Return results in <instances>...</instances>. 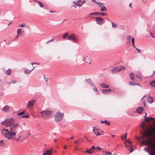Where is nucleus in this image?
Instances as JSON below:
<instances>
[{
    "label": "nucleus",
    "mask_w": 155,
    "mask_h": 155,
    "mask_svg": "<svg viewBox=\"0 0 155 155\" xmlns=\"http://www.w3.org/2000/svg\"><path fill=\"white\" fill-rule=\"evenodd\" d=\"M64 115L63 113H61L59 111L56 113L54 116L55 120L57 122L60 121L63 118Z\"/></svg>",
    "instance_id": "obj_1"
},
{
    "label": "nucleus",
    "mask_w": 155,
    "mask_h": 155,
    "mask_svg": "<svg viewBox=\"0 0 155 155\" xmlns=\"http://www.w3.org/2000/svg\"><path fill=\"white\" fill-rule=\"evenodd\" d=\"M96 23L99 25H102L105 22V20L102 18L98 17L95 18Z\"/></svg>",
    "instance_id": "obj_2"
},
{
    "label": "nucleus",
    "mask_w": 155,
    "mask_h": 155,
    "mask_svg": "<svg viewBox=\"0 0 155 155\" xmlns=\"http://www.w3.org/2000/svg\"><path fill=\"white\" fill-rule=\"evenodd\" d=\"M9 131L8 129H3L2 130L1 133L2 135L5 136L6 137L8 136V135Z\"/></svg>",
    "instance_id": "obj_3"
},
{
    "label": "nucleus",
    "mask_w": 155,
    "mask_h": 155,
    "mask_svg": "<svg viewBox=\"0 0 155 155\" xmlns=\"http://www.w3.org/2000/svg\"><path fill=\"white\" fill-rule=\"evenodd\" d=\"M81 0H78V2H73V3H74L75 5L77 6H81L83 4L86 2L85 0H84L82 2L81 1Z\"/></svg>",
    "instance_id": "obj_4"
},
{
    "label": "nucleus",
    "mask_w": 155,
    "mask_h": 155,
    "mask_svg": "<svg viewBox=\"0 0 155 155\" xmlns=\"http://www.w3.org/2000/svg\"><path fill=\"white\" fill-rule=\"evenodd\" d=\"M41 114L42 117H47L48 116V110H45L41 111Z\"/></svg>",
    "instance_id": "obj_5"
},
{
    "label": "nucleus",
    "mask_w": 155,
    "mask_h": 155,
    "mask_svg": "<svg viewBox=\"0 0 155 155\" xmlns=\"http://www.w3.org/2000/svg\"><path fill=\"white\" fill-rule=\"evenodd\" d=\"M16 133L15 131L10 132L8 136H6V137L8 139H10L13 136L16 135Z\"/></svg>",
    "instance_id": "obj_6"
},
{
    "label": "nucleus",
    "mask_w": 155,
    "mask_h": 155,
    "mask_svg": "<svg viewBox=\"0 0 155 155\" xmlns=\"http://www.w3.org/2000/svg\"><path fill=\"white\" fill-rule=\"evenodd\" d=\"M35 101L36 100H32L28 101V102L27 106L28 107H32Z\"/></svg>",
    "instance_id": "obj_7"
},
{
    "label": "nucleus",
    "mask_w": 155,
    "mask_h": 155,
    "mask_svg": "<svg viewBox=\"0 0 155 155\" xmlns=\"http://www.w3.org/2000/svg\"><path fill=\"white\" fill-rule=\"evenodd\" d=\"M100 15L101 16H105L107 14L106 13H104V12H95L94 13H91L90 14V15Z\"/></svg>",
    "instance_id": "obj_8"
},
{
    "label": "nucleus",
    "mask_w": 155,
    "mask_h": 155,
    "mask_svg": "<svg viewBox=\"0 0 155 155\" xmlns=\"http://www.w3.org/2000/svg\"><path fill=\"white\" fill-rule=\"evenodd\" d=\"M6 120L8 122L9 124L12 126L14 123V119L13 118H10L6 119Z\"/></svg>",
    "instance_id": "obj_9"
},
{
    "label": "nucleus",
    "mask_w": 155,
    "mask_h": 155,
    "mask_svg": "<svg viewBox=\"0 0 155 155\" xmlns=\"http://www.w3.org/2000/svg\"><path fill=\"white\" fill-rule=\"evenodd\" d=\"M142 144L143 145H146L147 146H150L152 144V142L151 140H147L146 142L143 141L142 142Z\"/></svg>",
    "instance_id": "obj_10"
},
{
    "label": "nucleus",
    "mask_w": 155,
    "mask_h": 155,
    "mask_svg": "<svg viewBox=\"0 0 155 155\" xmlns=\"http://www.w3.org/2000/svg\"><path fill=\"white\" fill-rule=\"evenodd\" d=\"M120 71L118 67L117 68H115L111 70V71L113 74H116Z\"/></svg>",
    "instance_id": "obj_11"
},
{
    "label": "nucleus",
    "mask_w": 155,
    "mask_h": 155,
    "mask_svg": "<svg viewBox=\"0 0 155 155\" xmlns=\"http://www.w3.org/2000/svg\"><path fill=\"white\" fill-rule=\"evenodd\" d=\"M10 109L8 105H6L4 106L3 108L2 109V110L7 112H8Z\"/></svg>",
    "instance_id": "obj_12"
},
{
    "label": "nucleus",
    "mask_w": 155,
    "mask_h": 155,
    "mask_svg": "<svg viewBox=\"0 0 155 155\" xmlns=\"http://www.w3.org/2000/svg\"><path fill=\"white\" fill-rule=\"evenodd\" d=\"M143 110V107H140L136 109V112L139 113H141L142 112Z\"/></svg>",
    "instance_id": "obj_13"
},
{
    "label": "nucleus",
    "mask_w": 155,
    "mask_h": 155,
    "mask_svg": "<svg viewBox=\"0 0 155 155\" xmlns=\"http://www.w3.org/2000/svg\"><path fill=\"white\" fill-rule=\"evenodd\" d=\"M111 91V89H102V92L104 94H106L110 93Z\"/></svg>",
    "instance_id": "obj_14"
},
{
    "label": "nucleus",
    "mask_w": 155,
    "mask_h": 155,
    "mask_svg": "<svg viewBox=\"0 0 155 155\" xmlns=\"http://www.w3.org/2000/svg\"><path fill=\"white\" fill-rule=\"evenodd\" d=\"M85 81L86 82L89 84H90L91 86H93L94 85V83L90 79H85Z\"/></svg>",
    "instance_id": "obj_15"
},
{
    "label": "nucleus",
    "mask_w": 155,
    "mask_h": 155,
    "mask_svg": "<svg viewBox=\"0 0 155 155\" xmlns=\"http://www.w3.org/2000/svg\"><path fill=\"white\" fill-rule=\"evenodd\" d=\"M75 37L74 36V34H72L71 35H70L69 37H68L67 39L68 40H70L71 41H73Z\"/></svg>",
    "instance_id": "obj_16"
},
{
    "label": "nucleus",
    "mask_w": 155,
    "mask_h": 155,
    "mask_svg": "<svg viewBox=\"0 0 155 155\" xmlns=\"http://www.w3.org/2000/svg\"><path fill=\"white\" fill-rule=\"evenodd\" d=\"M94 127H93V132L94 134H96L97 136L100 135V134L99 132L97 131L98 130V129L96 128L95 129H94Z\"/></svg>",
    "instance_id": "obj_17"
},
{
    "label": "nucleus",
    "mask_w": 155,
    "mask_h": 155,
    "mask_svg": "<svg viewBox=\"0 0 155 155\" xmlns=\"http://www.w3.org/2000/svg\"><path fill=\"white\" fill-rule=\"evenodd\" d=\"M34 68L35 67H34L31 70H29L28 69H26L24 71L25 73V74H30L31 72L32 71V70H33V69H34Z\"/></svg>",
    "instance_id": "obj_18"
},
{
    "label": "nucleus",
    "mask_w": 155,
    "mask_h": 155,
    "mask_svg": "<svg viewBox=\"0 0 155 155\" xmlns=\"http://www.w3.org/2000/svg\"><path fill=\"white\" fill-rule=\"evenodd\" d=\"M100 85L103 88H108L109 87V86L108 85L105 84L104 83L101 84H100Z\"/></svg>",
    "instance_id": "obj_19"
},
{
    "label": "nucleus",
    "mask_w": 155,
    "mask_h": 155,
    "mask_svg": "<svg viewBox=\"0 0 155 155\" xmlns=\"http://www.w3.org/2000/svg\"><path fill=\"white\" fill-rule=\"evenodd\" d=\"M155 120V119L153 118L152 117H146V118L145 119V120L146 121H149L151 120Z\"/></svg>",
    "instance_id": "obj_20"
},
{
    "label": "nucleus",
    "mask_w": 155,
    "mask_h": 155,
    "mask_svg": "<svg viewBox=\"0 0 155 155\" xmlns=\"http://www.w3.org/2000/svg\"><path fill=\"white\" fill-rule=\"evenodd\" d=\"M130 78V79L132 80H134V73L133 72L131 73L129 75Z\"/></svg>",
    "instance_id": "obj_21"
},
{
    "label": "nucleus",
    "mask_w": 155,
    "mask_h": 155,
    "mask_svg": "<svg viewBox=\"0 0 155 155\" xmlns=\"http://www.w3.org/2000/svg\"><path fill=\"white\" fill-rule=\"evenodd\" d=\"M149 98L148 99V101L150 103H152L153 102V99L152 97H151V96H150V95H149Z\"/></svg>",
    "instance_id": "obj_22"
},
{
    "label": "nucleus",
    "mask_w": 155,
    "mask_h": 155,
    "mask_svg": "<svg viewBox=\"0 0 155 155\" xmlns=\"http://www.w3.org/2000/svg\"><path fill=\"white\" fill-rule=\"evenodd\" d=\"M131 37L130 36H127V43H130L131 42Z\"/></svg>",
    "instance_id": "obj_23"
},
{
    "label": "nucleus",
    "mask_w": 155,
    "mask_h": 155,
    "mask_svg": "<svg viewBox=\"0 0 155 155\" xmlns=\"http://www.w3.org/2000/svg\"><path fill=\"white\" fill-rule=\"evenodd\" d=\"M96 4H97V5L100 6L101 8L104 5V4L103 3L101 2H97Z\"/></svg>",
    "instance_id": "obj_24"
},
{
    "label": "nucleus",
    "mask_w": 155,
    "mask_h": 155,
    "mask_svg": "<svg viewBox=\"0 0 155 155\" xmlns=\"http://www.w3.org/2000/svg\"><path fill=\"white\" fill-rule=\"evenodd\" d=\"M6 73L8 75H10L11 74V69H9L7 70L6 71Z\"/></svg>",
    "instance_id": "obj_25"
},
{
    "label": "nucleus",
    "mask_w": 155,
    "mask_h": 155,
    "mask_svg": "<svg viewBox=\"0 0 155 155\" xmlns=\"http://www.w3.org/2000/svg\"><path fill=\"white\" fill-rule=\"evenodd\" d=\"M21 33V28L18 29L17 30V35H18Z\"/></svg>",
    "instance_id": "obj_26"
},
{
    "label": "nucleus",
    "mask_w": 155,
    "mask_h": 155,
    "mask_svg": "<svg viewBox=\"0 0 155 155\" xmlns=\"http://www.w3.org/2000/svg\"><path fill=\"white\" fill-rule=\"evenodd\" d=\"M68 33L67 32H66L64 34V35H63L62 36V38L63 39H65L68 36Z\"/></svg>",
    "instance_id": "obj_27"
},
{
    "label": "nucleus",
    "mask_w": 155,
    "mask_h": 155,
    "mask_svg": "<svg viewBox=\"0 0 155 155\" xmlns=\"http://www.w3.org/2000/svg\"><path fill=\"white\" fill-rule=\"evenodd\" d=\"M4 126L5 127H8L9 126H11V125L9 124L7 121H6L5 123H4Z\"/></svg>",
    "instance_id": "obj_28"
},
{
    "label": "nucleus",
    "mask_w": 155,
    "mask_h": 155,
    "mask_svg": "<svg viewBox=\"0 0 155 155\" xmlns=\"http://www.w3.org/2000/svg\"><path fill=\"white\" fill-rule=\"evenodd\" d=\"M87 150L86 151V152L89 153H90V154H91L92 153V152L91 151V149H90V150H89L87 148H86Z\"/></svg>",
    "instance_id": "obj_29"
},
{
    "label": "nucleus",
    "mask_w": 155,
    "mask_h": 155,
    "mask_svg": "<svg viewBox=\"0 0 155 155\" xmlns=\"http://www.w3.org/2000/svg\"><path fill=\"white\" fill-rule=\"evenodd\" d=\"M101 11L102 12H105L107 11V9L104 6H103L101 8Z\"/></svg>",
    "instance_id": "obj_30"
},
{
    "label": "nucleus",
    "mask_w": 155,
    "mask_h": 155,
    "mask_svg": "<svg viewBox=\"0 0 155 155\" xmlns=\"http://www.w3.org/2000/svg\"><path fill=\"white\" fill-rule=\"evenodd\" d=\"M18 137L17 138L15 139V140L17 141H18L19 139H20L21 137V132L19 133L18 135Z\"/></svg>",
    "instance_id": "obj_31"
},
{
    "label": "nucleus",
    "mask_w": 155,
    "mask_h": 155,
    "mask_svg": "<svg viewBox=\"0 0 155 155\" xmlns=\"http://www.w3.org/2000/svg\"><path fill=\"white\" fill-rule=\"evenodd\" d=\"M89 60L88 57L87 56L84 58L83 61L86 62H87Z\"/></svg>",
    "instance_id": "obj_32"
},
{
    "label": "nucleus",
    "mask_w": 155,
    "mask_h": 155,
    "mask_svg": "<svg viewBox=\"0 0 155 155\" xmlns=\"http://www.w3.org/2000/svg\"><path fill=\"white\" fill-rule=\"evenodd\" d=\"M126 141H125L124 142V143H125V147L127 148L128 149V148H131V146H130V144H127L126 143Z\"/></svg>",
    "instance_id": "obj_33"
},
{
    "label": "nucleus",
    "mask_w": 155,
    "mask_h": 155,
    "mask_svg": "<svg viewBox=\"0 0 155 155\" xmlns=\"http://www.w3.org/2000/svg\"><path fill=\"white\" fill-rule=\"evenodd\" d=\"M119 68V69L120 70V71L124 70L125 69V67L124 66H121L118 67Z\"/></svg>",
    "instance_id": "obj_34"
},
{
    "label": "nucleus",
    "mask_w": 155,
    "mask_h": 155,
    "mask_svg": "<svg viewBox=\"0 0 155 155\" xmlns=\"http://www.w3.org/2000/svg\"><path fill=\"white\" fill-rule=\"evenodd\" d=\"M92 86L93 87V90L95 92H97L98 91V90H97V88L96 87H95V86L94 85H93Z\"/></svg>",
    "instance_id": "obj_35"
},
{
    "label": "nucleus",
    "mask_w": 155,
    "mask_h": 155,
    "mask_svg": "<svg viewBox=\"0 0 155 155\" xmlns=\"http://www.w3.org/2000/svg\"><path fill=\"white\" fill-rule=\"evenodd\" d=\"M150 84L152 87H155V81H153L151 82H150Z\"/></svg>",
    "instance_id": "obj_36"
},
{
    "label": "nucleus",
    "mask_w": 155,
    "mask_h": 155,
    "mask_svg": "<svg viewBox=\"0 0 155 155\" xmlns=\"http://www.w3.org/2000/svg\"><path fill=\"white\" fill-rule=\"evenodd\" d=\"M25 113V112L24 111L22 112H21L18 113L17 114L18 116H20L21 115H23Z\"/></svg>",
    "instance_id": "obj_37"
},
{
    "label": "nucleus",
    "mask_w": 155,
    "mask_h": 155,
    "mask_svg": "<svg viewBox=\"0 0 155 155\" xmlns=\"http://www.w3.org/2000/svg\"><path fill=\"white\" fill-rule=\"evenodd\" d=\"M135 76L137 77V78L139 79L140 80H141L142 79V78L138 74H135Z\"/></svg>",
    "instance_id": "obj_38"
},
{
    "label": "nucleus",
    "mask_w": 155,
    "mask_h": 155,
    "mask_svg": "<svg viewBox=\"0 0 155 155\" xmlns=\"http://www.w3.org/2000/svg\"><path fill=\"white\" fill-rule=\"evenodd\" d=\"M26 25L25 23H23L19 25L18 26L19 27H25L26 26Z\"/></svg>",
    "instance_id": "obj_39"
},
{
    "label": "nucleus",
    "mask_w": 155,
    "mask_h": 155,
    "mask_svg": "<svg viewBox=\"0 0 155 155\" xmlns=\"http://www.w3.org/2000/svg\"><path fill=\"white\" fill-rule=\"evenodd\" d=\"M111 23L112 25V27L113 28H114L118 26L115 23L113 22L112 21L111 22Z\"/></svg>",
    "instance_id": "obj_40"
},
{
    "label": "nucleus",
    "mask_w": 155,
    "mask_h": 155,
    "mask_svg": "<svg viewBox=\"0 0 155 155\" xmlns=\"http://www.w3.org/2000/svg\"><path fill=\"white\" fill-rule=\"evenodd\" d=\"M104 123L108 125H110V122L109 121H108L107 120H105L104 121Z\"/></svg>",
    "instance_id": "obj_41"
},
{
    "label": "nucleus",
    "mask_w": 155,
    "mask_h": 155,
    "mask_svg": "<svg viewBox=\"0 0 155 155\" xmlns=\"http://www.w3.org/2000/svg\"><path fill=\"white\" fill-rule=\"evenodd\" d=\"M37 2L38 3L40 7L42 8L43 7L44 5H43V4H42L41 2L38 1H37Z\"/></svg>",
    "instance_id": "obj_42"
},
{
    "label": "nucleus",
    "mask_w": 155,
    "mask_h": 155,
    "mask_svg": "<svg viewBox=\"0 0 155 155\" xmlns=\"http://www.w3.org/2000/svg\"><path fill=\"white\" fill-rule=\"evenodd\" d=\"M43 155H48V150H47L45 151Z\"/></svg>",
    "instance_id": "obj_43"
},
{
    "label": "nucleus",
    "mask_w": 155,
    "mask_h": 155,
    "mask_svg": "<svg viewBox=\"0 0 155 155\" xmlns=\"http://www.w3.org/2000/svg\"><path fill=\"white\" fill-rule=\"evenodd\" d=\"M53 149L51 148H49V155H51L52 153Z\"/></svg>",
    "instance_id": "obj_44"
},
{
    "label": "nucleus",
    "mask_w": 155,
    "mask_h": 155,
    "mask_svg": "<svg viewBox=\"0 0 155 155\" xmlns=\"http://www.w3.org/2000/svg\"><path fill=\"white\" fill-rule=\"evenodd\" d=\"M4 142L3 140H0V146L2 147L3 145V144H4Z\"/></svg>",
    "instance_id": "obj_45"
},
{
    "label": "nucleus",
    "mask_w": 155,
    "mask_h": 155,
    "mask_svg": "<svg viewBox=\"0 0 155 155\" xmlns=\"http://www.w3.org/2000/svg\"><path fill=\"white\" fill-rule=\"evenodd\" d=\"M144 150H145L148 153H150L151 151H150L149 150V148L147 149L146 148H144Z\"/></svg>",
    "instance_id": "obj_46"
},
{
    "label": "nucleus",
    "mask_w": 155,
    "mask_h": 155,
    "mask_svg": "<svg viewBox=\"0 0 155 155\" xmlns=\"http://www.w3.org/2000/svg\"><path fill=\"white\" fill-rule=\"evenodd\" d=\"M149 153L150 155H153V154H155V153L152 150Z\"/></svg>",
    "instance_id": "obj_47"
},
{
    "label": "nucleus",
    "mask_w": 155,
    "mask_h": 155,
    "mask_svg": "<svg viewBox=\"0 0 155 155\" xmlns=\"http://www.w3.org/2000/svg\"><path fill=\"white\" fill-rule=\"evenodd\" d=\"M130 146H131V148H130V149L129 150V151L130 153H131L133 151V148H132L133 145H130Z\"/></svg>",
    "instance_id": "obj_48"
},
{
    "label": "nucleus",
    "mask_w": 155,
    "mask_h": 155,
    "mask_svg": "<svg viewBox=\"0 0 155 155\" xmlns=\"http://www.w3.org/2000/svg\"><path fill=\"white\" fill-rule=\"evenodd\" d=\"M129 84L131 86H134L136 85V84L133 82H129Z\"/></svg>",
    "instance_id": "obj_49"
},
{
    "label": "nucleus",
    "mask_w": 155,
    "mask_h": 155,
    "mask_svg": "<svg viewBox=\"0 0 155 155\" xmlns=\"http://www.w3.org/2000/svg\"><path fill=\"white\" fill-rule=\"evenodd\" d=\"M12 125L14 126V127L16 128L18 126V124L17 123H14Z\"/></svg>",
    "instance_id": "obj_50"
},
{
    "label": "nucleus",
    "mask_w": 155,
    "mask_h": 155,
    "mask_svg": "<svg viewBox=\"0 0 155 155\" xmlns=\"http://www.w3.org/2000/svg\"><path fill=\"white\" fill-rule=\"evenodd\" d=\"M136 49L137 50V52L138 53H141V51L140 49L137 48H136Z\"/></svg>",
    "instance_id": "obj_51"
},
{
    "label": "nucleus",
    "mask_w": 155,
    "mask_h": 155,
    "mask_svg": "<svg viewBox=\"0 0 155 155\" xmlns=\"http://www.w3.org/2000/svg\"><path fill=\"white\" fill-rule=\"evenodd\" d=\"M17 81H14V80H12L11 81V83L12 84H14Z\"/></svg>",
    "instance_id": "obj_52"
},
{
    "label": "nucleus",
    "mask_w": 155,
    "mask_h": 155,
    "mask_svg": "<svg viewBox=\"0 0 155 155\" xmlns=\"http://www.w3.org/2000/svg\"><path fill=\"white\" fill-rule=\"evenodd\" d=\"M10 127V132H13L14 131L13 130V129L12 128V126H9Z\"/></svg>",
    "instance_id": "obj_53"
},
{
    "label": "nucleus",
    "mask_w": 155,
    "mask_h": 155,
    "mask_svg": "<svg viewBox=\"0 0 155 155\" xmlns=\"http://www.w3.org/2000/svg\"><path fill=\"white\" fill-rule=\"evenodd\" d=\"M150 35L153 38H155V37L152 34V33H151V32H150Z\"/></svg>",
    "instance_id": "obj_54"
},
{
    "label": "nucleus",
    "mask_w": 155,
    "mask_h": 155,
    "mask_svg": "<svg viewBox=\"0 0 155 155\" xmlns=\"http://www.w3.org/2000/svg\"><path fill=\"white\" fill-rule=\"evenodd\" d=\"M105 153H106L107 155H111V153L110 152H107L106 151H104Z\"/></svg>",
    "instance_id": "obj_55"
},
{
    "label": "nucleus",
    "mask_w": 155,
    "mask_h": 155,
    "mask_svg": "<svg viewBox=\"0 0 155 155\" xmlns=\"http://www.w3.org/2000/svg\"><path fill=\"white\" fill-rule=\"evenodd\" d=\"M96 148L97 149H98V150H97V151H99L101 149V148L99 147L98 146H97Z\"/></svg>",
    "instance_id": "obj_56"
},
{
    "label": "nucleus",
    "mask_w": 155,
    "mask_h": 155,
    "mask_svg": "<svg viewBox=\"0 0 155 155\" xmlns=\"http://www.w3.org/2000/svg\"><path fill=\"white\" fill-rule=\"evenodd\" d=\"M12 128L13 129V131H15V130L16 128H15V127H14V126H13V125H12Z\"/></svg>",
    "instance_id": "obj_57"
},
{
    "label": "nucleus",
    "mask_w": 155,
    "mask_h": 155,
    "mask_svg": "<svg viewBox=\"0 0 155 155\" xmlns=\"http://www.w3.org/2000/svg\"><path fill=\"white\" fill-rule=\"evenodd\" d=\"M25 118H28L29 117V115H26V114H25Z\"/></svg>",
    "instance_id": "obj_58"
},
{
    "label": "nucleus",
    "mask_w": 155,
    "mask_h": 155,
    "mask_svg": "<svg viewBox=\"0 0 155 155\" xmlns=\"http://www.w3.org/2000/svg\"><path fill=\"white\" fill-rule=\"evenodd\" d=\"M44 78L45 81H46L47 83V81H48V78H45V76L44 75Z\"/></svg>",
    "instance_id": "obj_59"
},
{
    "label": "nucleus",
    "mask_w": 155,
    "mask_h": 155,
    "mask_svg": "<svg viewBox=\"0 0 155 155\" xmlns=\"http://www.w3.org/2000/svg\"><path fill=\"white\" fill-rule=\"evenodd\" d=\"M134 38H132V43H134Z\"/></svg>",
    "instance_id": "obj_60"
},
{
    "label": "nucleus",
    "mask_w": 155,
    "mask_h": 155,
    "mask_svg": "<svg viewBox=\"0 0 155 155\" xmlns=\"http://www.w3.org/2000/svg\"><path fill=\"white\" fill-rule=\"evenodd\" d=\"M91 1L96 4H97V2L95 0H91Z\"/></svg>",
    "instance_id": "obj_61"
},
{
    "label": "nucleus",
    "mask_w": 155,
    "mask_h": 155,
    "mask_svg": "<svg viewBox=\"0 0 155 155\" xmlns=\"http://www.w3.org/2000/svg\"><path fill=\"white\" fill-rule=\"evenodd\" d=\"M6 121V120L2 121L1 123L2 124H3L4 125V123H5Z\"/></svg>",
    "instance_id": "obj_62"
},
{
    "label": "nucleus",
    "mask_w": 155,
    "mask_h": 155,
    "mask_svg": "<svg viewBox=\"0 0 155 155\" xmlns=\"http://www.w3.org/2000/svg\"><path fill=\"white\" fill-rule=\"evenodd\" d=\"M78 140H76L74 141V143L75 144H77L78 143Z\"/></svg>",
    "instance_id": "obj_63"
},
{
    "label": "nucleus",
    "mask_w": 155,
    "mask_h": 155,
    "mask_svg": "<svg viewBox=\"0 0 155 155\" xmlns=\"http://www.w3.org/2000/svg\"><path fill=\"white\" fill-rule=\"evenodd\" d=\"M127 136V134L126 133L125 134V135L124 137V138L125 139H126V138Z\"/></svg>",
    "instance_id": "obj_64"
}]
</instances>
